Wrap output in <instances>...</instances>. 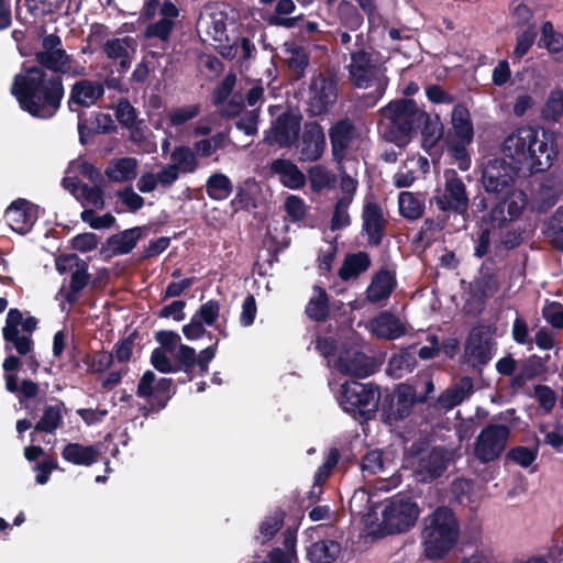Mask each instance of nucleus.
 <instances>
[{
	"mask_svg": "<svg viewBox=\"0 0 563 563\" xmlns=\"http://www.w3.org/2000/svg\"><path fill=\"white\" fill-rule=\"evenodd\" d=\"M419 514V506L411 497L397 494L384 507L382 529L386 534L406 532L415 526Z\"/></svg>",
	"mask_w": 563,
	"mask_h": 563,
	"instance_id": "nucleus-7",
	"label": "nucleus"
},
{
	"mask_svg": "<svg viewBox=\"0 0 563 563\" xmlns=\"http://www.w3.org/2000/svg\"><path fill=\"white\" fill-rule=\"evenodd\" d=\"M236 82L234 74L230 73L216 86L212 91V102L216 106L223 104L233 91Z\"/></svg>",
	"mask_w": 563,
	"mask_h": 563,
	"instance_id": "nucleus-61",
	"label": "nucleus"
},
{
	"mask_svg": "<svg viewBox=\"0 0 563 563\" xmlns=\"http://www.w3.org/2000/svg\"><path fill=\"white\" fill-rule=\"evenodd\" d=\"M255 187L253 179H247L243 185L236 187L234 198L230 201L233 213L239 211H251L257 208V203L252 189Z\"/></svg>",
	"mask_w": 563,
	"mask_h": 563,
	"instance_id": "nucleus-44",
	"label": "nucleus"
},
{
	"mask_svg": "<svg viewBox=\"0 0 563 563\" xmlns=\"http://www.w3.org/2000/svg\"><path fill=\"white\" fill-rule=\"evenodd\" d=\"M174 27V21L159 19L158 21L151 23L145 27L144 36L147 38H158L162 42H168Z\"/></svg>",
	"mask_w": 563,
	"mask_h": 563,
	"instance_id": "nucleus-58",
	"label": "nucleus"
},
{
	"mask_svg": "<svg viewBox=\"0 0 563 563\" xmlns=\"http://www.w3.org/2000/svg\"><path fill=\"white\" fill-rule=\"evenodd\" d=\"M175 394L176 388L173 379L157 378L151 369L143 373L136 387V396L146 400V405L141 408L144 417H150L165 409Z\"/></svg>",
	"mask_w": 563,
	"mask_h": 563,
	"instance_id": "nucleus-6",
	"label": "nucleus"
},
{
	"mask_svg": "<svg viewBox=\"0 0 563 563\" xmlns=\"http://www.w3.org/2000/svg\"><path fill=\"white\" fill-rule=\"evenodd\" d=\"M313 291L316 296L308 301L305 313L314 322H325L330 313L329 296L325 289L319 285L313 286Z\"/></svg>",
	"mask_w": 563,
	"mask_h": 563,
	"instance_id": "nucleus-37",
	"label": "nucleus"
},
{
	"mask_svg": "<svg viewBox=\"0 0 563 563\" xmlns=\"http://www.w3.org/2000/svg\"><path fill=\"white\" fill-rule=\"evenodd\" d=\"M4 217L11 230L19 234L29 233L37 219L33 205L22 198L14 200L7 208Z\"/></svg>",
	"mask_w": 563,
	"mask_h": 563,
	"instance_id": "nucleus-23",
	"label": "nucleus"
},
{
	"mask_svg": "<svg viewBox=\"0 0 563 563\" xmlns=\"http://www.w3.org/2000/svg\"><path fill=\"white\" fill-rule=\"evenodd\" d=\"M371 265L372 260L367 252L358 251L356 253H349L345 255L338 275L344 282L355 279L362 273L366 272Z\"/></svg>",
	"mask_w": 563,
	"mask_h": 563,
	"instance_id": "nucleus-32",
	"label": "nucleus"
},
{
	"mask_svg": "<svg viewBox=\"0 0 563 563\" xmlns=\"http://www.w3.org/2000/svg\"><path fill=\"white\" fill-rule=\"evenodd\" d=\"M474 391L473 379L470 376H463L454 386L446 388L439 395L435 406L440 409L450 410L459 406L465 398Z\"/></svg>",
	"mask_w": 563,
	"mask_h": 563,
	"instance_id": "nucleus-29",
	"label": "nucleus"
},
{
	"mask_svg": "<svg viewBox=\"0 0 563 563\" xmlns=\"http://www.w3.org/2000/svg\"><path fill=\"white\" fill-rule=\"evenodd\" d=\"M444 178L443 194L433 198L437 207L443 212L452 211L465 216L470 207L465 184L454 169L445 170Z\"/></svg>",
	"mask_w": 563,
	"mask_h": 563,
	"instance_id": "nucleus-13",
	"label": "nucleus"
},
{
	"mask_svg": "<svg viewBox=\"0 0 563 563\" xmlns=\"http://www.w3.org/2000/svg\"><path fill=\"white\" fill-rule=\"evenodd\" d=\"M373 334L379 339L395 340L406 332L400 319L389 311L380 312L371 321Z\"/></svg>",
	"mask_w": 563,
	"mask_h": 563,
	"instance_id": "nucleus-30",
	"label": "nucleus"
},
{
	"mask_svg": "<svg viewBox=\"0 0 563 563\" xmlns=\"http://www.w3.org/2000/svg\"><path fill=\"white\" fill-rule=\"evenodd\" d=\"M397 286L396 275L387 268L376 272L366 289V299L376 303L390 297Z\"/></svg>",
	"mask_w": 563,
	"mask_h": 563,
	"instance_id": "nucleus-26",
	"label": "nucleus"
},
{
	"mask_svg": "<svg viewBox=\"0 0 563 563\" xmlns=\"http://www.w3.org/2000/svg\"><path fill=\"white\" fill-rule=\"evenodd\" d=\"M35 65L22 64L10 87L19 107L31 117L49 120L56 115L65 96L63 76L85 75L80 66L66 49L36 52Z\"/></svg>",
	"mask_w": 563,
	"mask_h": 563,
	"instance_id": "nucleus-1",
	"label": "nucleus"
},
{
	"mask_svg": "<svg viewBox=\"0 0 563 563\" xmlns=\"http://www.w3.org/2000/svg\"><path fill=\"white\" fill-rule=\"evenodd\" d=\"M338 100V81L332 76L322 73L313 75L310 79L306 112L308 117H321L327 114Z\"/></svg>",
	"mask_w": 563,
	"mask_h": 563,
	"instance_id": "nucleus-9",
	"label": "nucleus"
},
{
	"mask_svg": "<svg viewBox=\"0 0 563 563\" xmlns=\"http://www.w3.org/2000/svg\"><path fill=\"white\" fill-rule=\"evenodd\" d=\"M325 146V134L321 124L317 121L305 122L300 139L299 159L317 162L322 157Z\"/></svg>",
	"mask_w": 563,
	"mask_h": 563,
	"instance_id": "nucleus-18",
	"label": "nucleus"
},
{
	"mask_svg": "<svg viewBox=\"0 0 563 563\" xmlns=\"http://www.w3.org/2000/svg\"><path fill=\"white\" fill-rule=\"evenodd\" d=\"M459 537L460 523L451 508L437 507L423 518L421 542L427 559H443L455 547Z\"/></svg>",
	"mask_w": 563,
	"mask_h": 563,
	"instance_id": "nucleus-3",
	"label": "nucleus"
},
{
	"mask_svg": "<svg viewBox=\"0 0 563 563\" xmlns=\"http://www.w3.org/2000/svg\"><path fill=\"white\" fill-rule=\"evenodd\" d=\"M419 130L422 136L421 145L427 152L433 148L443 136V124L439 115L432 118L424 110H422L420 114Z\"/></svg>",
	"mask_w": 563,
	"mask_h": 563,
	"instance_id": "nucleus-33",
	"label": "nucleus"
},
{
	"mask_svg": "<svg viewBox=\"0 0 563 563\" xmlns=\"http://www.w3.org/2000/svg\"><path fill=\"white\" fill-rule=\"evenodd\" d=\"M423 400L424 397L417 398V390L412 385L398 384L394 391L386 393L378 404L380 419L385 424L393 427L408 418L412 407Z\"/></svg>",
	"mask_w": 563,
	"mask_h": 563,
	"instance_id": "nucleus-8",
	"label": "nucleus"
},
{
	"mask_svg": "<svg viewBox=\"0 0 563 563\" xmlns=\"http://www.w3.org/2000/svg\"><path fill=\"white\" fill-rule=\"evenodd\" d=\"M387 221L384 218L380 205L367 201L362 211V232L366 234L367 244L377 247L386 235Z\"/></svg>",
	"mask_w": 563,
	"mask_h": 563,
	"instance_id": "nucleus-19",
	"label": "nucleus"
},
{
	"mask_svg": "<svg viewBox=\"0 0 563 563\" xmlns=\"http://www.w3.org/2000/svg\"><path fill=\"white\" fill-rule=\"evenodd\" d=\"M308 177L310 187L313 192H321L325 188L333 187L336 178L327 167L323 165H314L308 169Z\"/></svg>",
	"mask_w": 563,
	"mask_h": 563,
	"instance_id": "nucleus-48",
	"label": "nucleus"
},
{
	"mask_svg": "<svg viewBox=\"0 0 563 563\" xmlns=\"http://www.w3.org/2000/svg\"><path fill=\"white\" fill-rule=\"evenodd\" d=\"M545 235L554 250L563 252V211L561 208L556 210L550 220Z\"/></svg>",
	"mask_w": 563,
	"mask_h": 563,
	"instance_id": "nucleus-54",
	"label": "nucleus"
},
{
	"mask_svg": "<svg viewBox=\"0 0 563 563\" xmlns=\"http://www.w3.org/2000/svg\"><path fill=\"white\" fill-rule=\"evenodd\" d=\"M338 15L342 25L351 31H355L363 24V15L358 12L356 7L347 1L341 0L338 5Z\"/></svg>",
	"mask_w": 563,
	"mask_h": 563,
	"instance_id": "nucleus-50",
	"label": "nucleus"
},
{
	"mask_svg": "<svg viewBox=\"0 0 563 563\" xmlns=\"http://www.w3.org/2000/svg\"><path fill=\"white\" fill-rule=\"evenodd\" d=\"M115 118L122 126L133 129L136 124L137 112L128 99L122 98L117 104Z\"/></svg>",
	"mask_w": 563,
	"mask_h": 563,
	"instance_id": "nucleus-59",
	"label": "nucleus"
},
{
	"mask_svg": "<svg viewBox=\"0 0 563 563\" xmlns=\"http://www.w3.org/2000/svg\"><path fill=\"white\" fill-rule=\"evenodd\" d=\"M380 390L377 385L357 380L343 383L338 397L339 405L345 412L365 420L371 419L378 410Z\"/></svg>",
	"mask_w": 563,
	"mask_h": 563,
	"instance_id": "nucleus-5",
	"label": "nucleus"
},
{
	"mask_svg": "<svg viewBox=\"0 0 563 563\" xmlns=\"http://www.w3.org/2000/svg\"><path fill=\"white\" fill-rule=\"evenodd\" d=\"M503 152L530 174L548 170L555 156L553 148L539 139V131L533 126L517 128L504 140Z\"/></svg>",
	"mask_w": 563,
	"mask_h": 563,
	"instance_id": "nucleus-2",
	"label": "nucleus"
},
{
	"mask_svg": "<svg viewBox=\"0 0 563 563\" xmlns=\"http://www.w3.org/2000/svg\"><path fill=\"white\" fill-rule=\"evenodd\" d=\"M350 199L340 198L334 206L330 228L332 231L341 230L350 225L351 219L347 212Z\"/></svg>",
	"mask_w": 563,
	"mask_h": 563,
	"instance_id": "nucleus-60",
	"label": "nucleus"
},
{
	"mask_svg": "<svg viewBox=\"0 0 563 563\" xmlns=\"http://www.w3.org/2000/svg\"><path fill=\"white\" fill-rule=\"evenodd\" d=\"M219 313L220 302L216 299H210L199 307L194 317L202 324L212 325L219 318Z\"/></svg>",
	"mask_w": 563,
	"mask_h": 563,
	"instance_id": "nucleus-63",
	"label": "nucleus"
},
{
	"mask_svg": "<svg viewBox=\"0 0 563 563\" xmlns=\"http://www.w3.org/2000/svg\"><path fill=\"white\" fill-rule=\"evenodd\" d=\"M511 430L501 423L486 424L474 443V455L483 464L497 461L506 450Z\"/></svg>",
	"mask_w": 563,
	"mask_h": 563,
	"instance_id": "nucleus-11",
	"label": "nucleus"
},
{
	"mask_svg": "<svg viewBox=\"0 0 563 563\" xmlns=\"http://www.w3.org/2000/svg\"><path fill=\"white\" fill-rule=\"evenodd\" d=\"M135 44V40L131 36L111 38L104 42L103 53L109 59L124 58L129 55V48H133Z\"/></svg>",
	"mask_w": 563,
	"mask_h": 563,
	"instance_id": "nucleus-53",
	"label": "nucleus"
},
{
	"mask_svg": "<svg viewBox=\"0 0 563 563\" xmlns=\"http://www.w3.org/2000/svg\"><path fill=\"white\" fill-rule=\"evenodd\" d=\"M421 111L416 100L400 98L382 108V115L389 121L386 137L399 147H405L419 130Z\"/></svg>",
	"mask_w": 563,
	"mask_h": 563,
	"instance_id": "nucleus-4",
	"label": "nucleus"
},
{
	"mask_svg": "<svg viewBox=\"0 0 563 563\" xmlns=\"http://www.w3.org/2000/svg\"><path fill=\"white\" fill-rule=\"evenodd\" d=\"M540 439L538 437L534 438V446L528 448L522 445H517L511 448L506 453V460L511 461L512 463L521 466L529 467L537 460L539 454Z\"/></svg>",
	"mask_w": 563,
	"mask_h": 563,
	"instance_id": "nucleus-46",
	"label": "nucleus"
},
{
	"mask_svg": "<svg viewBox=\"0 0 563 563\" xmlns=\"http://www.w3.org/2000/svg\"><path fill=\"white\" fill-rule=\"evenodd\" d=\"M302 115L291 111L279 114L266 133L264 142L268 145H278L280 148H289L299 137Z\"/></svg>",
	"mask_w": 563,
	"mask_h": 563,
	"instance_id": "nucleus-16",
	"label": "nucleus"
},
{
	"mask_svg": "<svg viewBox=\"0 0 563 563\" xmlns=\"http://www.w3.org/2000/svg\"><path fill=\"white\" fill-rule=\"evenodd\" d=\"M271 170L274 175H277L280 183L289 189L298 190L306 185V175L289 159H274L271 164Z\"/></svg>",
	"mask_w": 563,
	"mask_h": 563,
	"instance_id": "nucleus-27",
	"label": "nucleus"
},
{
	"mask_svg": "<svg viewBox=\"0 0 563 563\" xmlns=\"http://www.w3.org/2000/svg\"><path fill=\"white\" fill-rule=\"evenodd\" d=\"M341 552V544L334 540H320L313 542L307 552L311 563H332Z\"/></svg>",
	"mask_w": 563,
	"mask_h": 563,
	"instance_id": "nucleus-38",
	"label": "nucleus"
},
{
	"mask_svg": "<svg viewBox=\"0 0 563 563\" xmlns=\"http://www.w3.org/2000/svg\"><path fill=\"white\" fill-rule=\"evenodd\" d=\"M416 366V351L413 346H409L389 358L386 372L394 378H401L405 374L412 372Z\"/></svg>",
	"mask_w": 563,
	"mask_h": 563,
	"instance_id": "nucleus-36",
	"label": "nucleus"
},
{
	"mask_svg": "<svg viewBox=\"0 0 563 563\" xmlns=\"http://www.w3.org/2000/svg\"><path fill=\"white\" fill-rule=\"evenodd\" d=\"M146 231H148V227L142 225L125 229L119 233L112 234L102 244L100 254L103 255L104 258L130 254Z\"/></svg>",
	"mask_w": 563,
	"mask_h": 563,
	"instance_id": "nucleus-17",
	"label": "nucleus"
},
{
	"mask_svg": "<svg viewBox=\"0 0 563 563\" xmlns=\"http://www.w3.org/2000/svg\"><path fill=\"white\" fill-rule=\"evenodd\" d=\"M175 358L178 363L176 366H180V371L186 374V380H181V383L191 382L194 379V371L197 362L195 349L186 344H180Z\"/></svg>",
	"mask_w": 563,
	"mask_h": 563,
	"instance_id": "nucleus-51",
	"label": "nucleus"
},
{
	"mask_svg": "<svg viewBox=\"0 0 563 563\" xmlns=\"http://www.w3.org/2000/svg\"><path fill=\"white\" fill-rule=\"evenodd\" d=\"M65 0H25L27 11L33 16H45L59 11Z\"/></svg>",
	"mask_w": 563,
	"mask_h": 563,
	"instance_id": "nucleus-57",
	"label": "nucleus"
},
{
	"mask_svg": "<svg viewBox=\"0 0 563 563\" xmlns=\"http://www.w3.org/2000/svg\"><path fill=\"white\" fill-rule=\"evenodd\" d=\"M336 367L344 375L365 378L375 373L376 362L358 346L343 344L339 351Z\"/></svg>",
	"mask_w": 563,
	"mask_h": 563,
	"instance_id": "nucleus-15",
	"label": "nucleus"
},
{
	"mask_svg": "<svg viewBox=\"0 0 563 563\" xmlns=\"http://www.w3.org/2000/svg\"><path fill=\"white\" fill-rule=\"evenodd\" d=\"M104 95L103 85L90 79H80L76 81L70 89L68 108L74 111L73 104L81 108H89L97 103Z\"/></svg>",
	"mask_w": 563,
	"mask_h": 563,
	"instance_id": "nucleus-24",
	"label": "nucleus"
},
{
	"mask_svg": "<svg viewBox=\"0 0 563 563\" xmlns=\"http://www.w3.org/2000/svg\"><path fill=\"white\" fill-rule=\"evenodd\" d=\"M472 142H464L460 139H453L448 142V152L457 162L461 170H467L471 166V156L466 150V146Z\"/></svg>",
	"mask_w": 563,
	"mask_h": 563,
	"instance_id": "nucleus-56",
	"label": "nucleus"
},
{
	"mask_svg": "<svg viewBox=\"0 0 563 563\" xmlns=\"http://www.w3.org/2000/svg\"><path fill=\"white\" fill-rule=\"evenodd\" d=\"M538 32L534 24H530L521 33L516 35V46L512 52L515 59L520 60L532 47L537 38Z\"/></svg>",
	"mask_w": 563,
	"mask_h": 563,
	"instance_id": "nucleus-55",
	"label": "nucleus"
},
{
	"mask_svg": "<svg viewBox=\"0 0 563 563\" xmlns=\"http://www.w3.org/2000/svg\"><path fill=\"white\" fill-rule=\"evenodd\" d=\"M450 460V454L444 448L434 446L419 459L417 475L421 482L431 483L443 475Z\"/></svg>",
	"mask_w": 563,
	"mask_h": 563,
	"instance_id": "nucleus-22",
	"label": "nucleus"
},
{
	"mask_svg": "<svg viewBox=\"0 0 563 563\" xmlns=\"http://www.w3.org/2000/svg\"><path fill=\"white\" fill-rule=\"evenodd\" d=\"M356 128L350 118L338 120L329 130L332 155L334 159H342L352 141L355 139Z\"/></svg>",
	"mask_w": 563,
	"mask_h": 563,
	"instance_id": "nucleus-25",
	"label": "nucleus"
},
{
	"mask_svg": "<svg viewBox=\"0 0 563 563\" xmlns=\"http://www.w3.org/2000/svg\"><path fill=\"white\" fill-rule=\"evenodd\" d=\"M23 314L18 308H11L7 314L2 336L5 341V351H11L9 344H13L19 355L25 356L33 350L34 342L30 335H20L19 325L22 324Z\"/></svg>",
	"mask_w": 563,
	"mask_h": 563,
	"instance_id": "nucleus-20",
	"label": "nucleus"
},
{
	"mask_svg": "<svg viewBox=\"0 0 563 563\" xmlns=\"http://www.w3.org/2000/svg\"><path fill=\"white\" fill-rule=\"evenodd\" d=\"M500 282L493 260L485 261L468 287V298L466 299V307L470 311L481 313L485 307L487 299L498 292Z\"/></svg>",
	"mask_w": 563,
	"mask_h": 563,
	"instance_id": "nucleus-10",
	"label": "nucleus"
},
{
	"mask_svg": "<svg viewBox=\"0 0 563 563\" xmlns=\"http://www.w3.org/2000/svg\"><path fill=\"white\" fill-rule=\"evenodd\" d=\"M490 325L478 324L474 327L465 342V355L473 366H485L493 358V349L496 342Z\"/></svg>",
	"mask_w": 563,
	"mask_h": 563,
	"instance_id": "nucleus-14",
	"label": "nucleus"
},
{
	"mask_svg": "<svg viewBox=\"0 0 563 563\" xmlns=\"http://www.w3.org/2000/svg\"><path fill=\"white\" fill-rule=\"evenodd\" d=\"M500 202H506L507 220L516 221L528 205V196L522 189L512 188L501 195Z\"/></svg>",
	"mask_w": 563,
	"mask_h": 563,
	"instance_id": "nucleus-43",
	"label": "nucleus"
},
{
	"mask_svg": "<svg viewBox=\"0 0 563 563\" xmlns=\"http://www.w3.org/2000/svg\"><path fill=\"white\" fill-rule=\"evenodd\" d=\"M89 282L90 274L88 272V263L80 261L79 265L70 275L69 289L64 295V299L69 305H75L78 301V295L88 286Z\"/></svg>",
	"mask_w": 563,
	"mask_h": 563,
	"instance_id": "nucleus-41",
	"label": "nucleus"
},
{
	"mask_svg": "<svg viewBox=\"0 0 563 563\" xmlns=\"http://www.w3.org/2000/svg\"><path fill=\"white\" fill-rule=\"evenodd\" d=\"M349 73L357 88L369 87L377 73V62L373 54L364 48L351 53Z\"/></svg>",
	"mask_w": 563,
	"mask_h": 563,
	"instance_id": "nucleus-21",
	"label": "nucleus"
},
{
	"mask_svg": "<svg viewBox=\"0 0 563 563\" xmlns=\"http://www.w3.org/2000/svg\"><path fill=\"white\" fill-rule=\"evenodd\" d=\"M361 470L368 475H376L384 470L383 452L371 450L362 459Z\"/></svg>",
	"mask_w": 563,
	"mask_h": 563,
	"instance_id": "nucleus-64",
	"label": "nucleus"
},
{
	"mask_svg": "<svg viewBox=\"0 0 563 563\" xmlns=\"http://www.w3.org/2000/svg\"><path fill=\"white\" fill-rule=\"evenodd\" d=\"M100 451L97 445L67 443L62 450V457L71 464L90 466L98 461Z\"/></svg>",
	"mask_w": 563,
	"mask_h": 563,
	"instance_id": "nucleus-31",
	"label": "nucleus"
},
{
	"mask_svg": "<svg viewBox=\"0 0 563 563\" xmlns=\"http://www.w3.org/2000/svg\"><path fill=\"white\" fill-rule=\"evenodd\" d=\"M286 512L283 508L276 507L264 520L260 523L258 534L255 540L258 544L269 542L284 526Z\"/></svg>",
	"mask_w": 563,
	"mask_h": 563,
	"instance_id": "nucleus-40",
	"label": "nucleus"
},
{
	"mask_svg": "<svg viewBox=\"0 0 563 563\" xmlns=\"http://www.w3.org/2000/svg\"><path fill=\"white\" fill-rule=\"evenodd\" d=\"M172 164L179 173L191 174L199 167L194 150L187 145L176 146L170 154Z\"/></svg>",
	"mask_w": 563,
	"mask_h": 563,
	"instance_id": "nucleus-45",
	"label": "nucleus"
},
{
	"mask_svg": "<svg viewBox=\"0 0 563 563\" xmlns=\"http://www.w3.org/2000/svg\"><path fill=\"white\" fill-rule=\"evenodd\" d=\"M539 45L553 54L563 49V34L554 30L552 22L545 21L542 24Z\"/></svg>",
	"mask_w": 563,
	"mask_h": 563,
	"instance_id": "nucleus-52",
	"label": "nucleus"
},
{
	"mask_svg": "<svg viewBox=\"0 0 563 563\" xmlns=\"http://www.w3.org/2000/svg\"><path fill=\"white\" fill-rule=\"evenodd\" d=\"M398 203L400 214L408 220L419 219L424 210L423 202L413 192H400Z\"/></svg>",
	"mask_w": 563,
	"mask_h": 563,
	"instance_id": "nucleus-47",
	"label": "nucleus"
},
{
	"mask_svg": "<svg viewBox=\"0 0 563 563\" xmlns=\"http://www.w3.org/2000/svg\"><path fill=\"white\" fill-rule=\"evenodd\" d=\"M522 170L514 162L509 163L505 158L489 159L482 172L481 181L486 192L499 195L515 188L516 178Z\"/></svg>",
	"mask_w": 563,
	"mask_h": 563,
	"instance_id": "nucleus-12",
	"label": "nucleus"
},
{
	"mask_svg": "<svg viewBox=\"0 0 563 563\" xmlns=\"http://www.w3.org/2000/svg\"><path fill=\"white\" fill-rule=\"evenodd\" d=\"M451 124L454 130V139H460L464 142H473L474 126L470 111L465 104L457 103L453 107L451 112Z\"/></svg>",
	"mask_w": 563,
	"mask_h": 563,
	"instance_id": "nucleus-35",
	"label": "nucleus"
},
{
	"mask_svg": "<svg viewBox=\"0 0 563 563\" xmlns=\"http://www.w3.org/2000/svg\"><path fill=\"white\" fill-rule=\"evenodd\" d=\"M205 187L207 196L214 201L228 199L234 190L231 178L220 172L211 174L207 178Z\"/></svg>",
	"mask_w": 563,
	"mask_h": 563,
	"instance_id": "nucleus-39",
	"label": "nucleus"
},
{
	"mask_svg": "<svg viewBox=\"0 0 563 563\" xmlns=\"http://www.w3.org/2000/svg\"><path fill=\"white\" fill-rule=\"evenodd\" d=\"M285 53L289 56L284 60L288 77L291 81H299L306 75V70L310 63V55L303 46L295 43H285Z\"/></svg>",
	"mask_w": 563,
	"mask_h": 563,
	"instance_id": "nucleus-28",
	"label": "nucleus"
},
{
	"mask_svg": "<svg viewBox=\"0 0 563 563\" xmlns=\"http://www.w3.org/2000/svg\"><path fill=\"white\" fill-rule=\"evenodd\" d=\"M541 117L547 122H558L563 117V91L552 90L542 108Z\"/></svg>",
	"mask_w": 563,
	"mask_h": 563,
	"instance_id": "nucleus-49",
	"label": "nucleus"
},
{
	"mask_svg": "<svg viewBox=\"0 0 563 563\" xmlns=\"http://www.w3.org/2000/svg\"><path fill=\"white\" fill-rule=\"evenodd\" d=\"M63 410L67 411V408L65 402L62 400H58L54 406H46L44 408L43 416L34 426L35 431L54 433L63 422Z\"/></svg>",
	"mask_w": 563,
	"mask_h": 563,
	"instance_id": "nucleus-42",
	"label": "nucleus"
},
{
	"mask_svg": "<svg viewBox=\"0 0 563 563\" xmlns=\"http://www.w3.org/2000/svg\"><path fill=\"white\" fill-rule=\"evenodd\" d=\"M104 175L113 183L131 181L137 175V161L134 157L115 158L108 164Z\"/></svg>",
	"mask_w": 563,
	"mask_h": 563,
	"instance_id": "nucleus-34",
	"label": "nucleus"
},
{
	"mask_svg": "<svg viewBox=\"0 0 563 563\" xmlns=\"http://www.w3.org/2000/svg\"><path fill=\"white\" fill-rule=\"evenodd\" d=\"M80 219L95 230L108 229L115 223V218L110 212L97 216L92 209H85L80 213Z\"/></svg>",
	"mask_w": 563,
	"mask_h": 563,
	"instance_id": "nucleus-62",
	"label": "nucleus"
}]
</instances>
